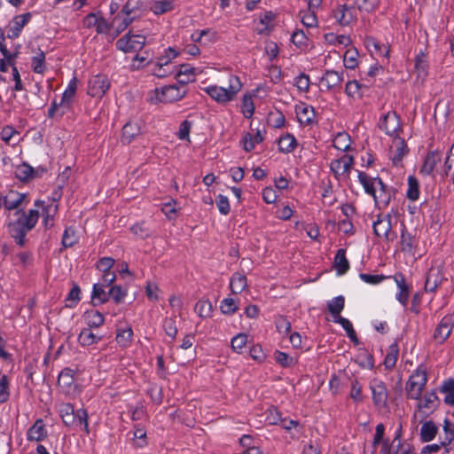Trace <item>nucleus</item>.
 I'll list each match as a JSON object with an SVG mask.
<instances>
[{
  "label": "nucleus",
  "instance_id": "19",
  "mask_svg": "<svg viewBox=\"0 0 454 454\" xmlns=\"http://www.w3.org/2000/svg\"><path fill=\"white\" fill-rule=\"evenodd\" d=\"M373 231L376 236L384 238L386 240H393L395 235L391 231V216L389 215L384 216H379L378 219L373 223Z\"/></svg>",
  "mask_w": 454,
  "mask_h": 454
},
{
  "label": "nucleus",
  "instance_id": "8",
  "mask_svg": "<svg viewBox=\"0 0 454 454\" xmlns=\"http://www.w3.org/2000/svg\"><path fill=\"white\" fill-rule=\"evenodd\" d=\"M154 98L152 101L161 103H173L182 99L185 95L184 86L168 85L153 91Z\"/></svg>",
  "mask_w": 454,
  "mask_h": 454
},
{
  "label": "nucleus",
  "instance_id": "4",
  "mask_svg": "<svg viewBox=\"0 0 454 454\" xmlns=\"http://www.w3.org/2000/svg\"><path fill=\"white\" fill-rule=\"evenodd\" d=\"M427 382V368L424 364H419L409 377L405 391L411 399L419 398Z\"/></svg>",
  "mask_w": 454,
  "mask_h": 454
},
{
  "label": "nucleus",
  "instance_id": "7",
  "mask_svg": "<svg viewBox=\"0 0 454 454\" xmlns=\"http://www.w3.org/2000/svg\"><path fill=\"white\" fill-rule=\"evenodd\" d=\"M145 44V37L139 34H125L115 43L116 48L124 53H135L143 49Z\"/></svg>",
  "mask_w": 454,
  "mask_h": 454
},
{
  "label": "nucleus",
  "instance_id": "39",
  "mask_svg": "<svg viewBox=\"0 0 454 454\" xmlns=\"http://www.w3.org/2000/svg\"><path fill=\"white\" fill-rule=\"evenodd\" d=\"M297 146V141L294 135L286 133L278 139V149L281 153H292Z\"/></svg>",
  "mask_w": 454,
  "mask_h": 454
},
{
  "label": "nucleus",
  "instance_id": "59",
  "mask_svg": "<svg viewBox=\"0 0 454 454\" xmlns=\"http://www.w3.org/2000/svg\"><path fill=\"white\" fill-rule=\"evenodd\" d=\"M354 3L360 11L371 12L379 7L380 0H354Z\"/></svg>",
  "mask_w": 454,
  "mask_h": 454
},
{
  "label": "nucleus",
  "instance_id": "9",
  "mask_svg": "<svg viewBox=\"0 0 454 454\" xmlns=\"http://www.w3.org/2000/svg\"><path fill=\"white\" fill-rule=\"evenodd\" d=\"M178 55L179 53L174 48L169 47L165 50L164 53L157 58L154 68L153 69V74L158 77H165L173 74L174 69L172 68L171 62Z\"/></svg>",
  "mask_w": 454,
  "mask_h": 454
},
{
  "label": "nucleus",
  "instance_id": "33",
  "mask_svg": "<svg viewBox=\"0 0 454 454\" xmlns=\"http://www.w3.org/2000/svg\"><path fill=\"white\" fill-rule=\"evenodd\" d=\"M400 244H401V249L403 252L411 254V255L415 254L417 240L405 229H403L402 231Z\"/></svg>",
  "mask_w": 454,
  "mask_h": 454
},
{
  "label": "nucleus",
  "instance_id": "25",
  "mask_svg": "<svg viewBox=\"0 0 454 454\" xmlns=\"http://www.w3.org/2000/svg\"><path fill=\"white\" fill-rule=\"evenodd\" d=\"M76 89L77 81L75 78H73L70 81L67 88L63 92L62 98L59 102V106L62 108L60 113L61 114H67L71 109L72 101L75 95Z\"/></svg>",
  "mask_w": 454,
  "mask_h": 454
},
{
  "label": "nucleus",
  "instance_id": "53",
  "mask_svg": "<svg viewBox=\"0 0 454 454\" xmlns=\"http://www.w3.org/2000/svg\"><path fill=\"white\" fill-rule=\"evenodd\" d=\"M406 196L410 200L415 201L419 197V181L412 176L408 177V189Z\"/></svg>",
  "mask_w": 454,
  "mask_h": 454
},
{
  "label": "nucleus",
  "instance_id": "54",
  "mask_svg": "<svg viewBox=\"0 0 454 454\" xmlns=\"http://www.w3.org/2000/svg\"><path fill=\"white\" fill-rule=\"evenodd\" d=\"M195 312L202 318H207L212 314V304L207 300H200L195 307Z\"/></svg>",
  "mask_w": 454,
  "mask_h": 454
},
{
  "label": "nucleus",
  "instance_id": "41",
  "mask_svg": "<svg viewBox=\"0 0 454 454\" xmlns=\"http://www.w3.org/2000/svg\"><path fill=\"white\" fill-rule=\"evenodd\" d=\"M324 37L325 43L329 45L347 47L351 43L350 37L345 35L326 33Z\"/></svg>",
  "mask_w": 454,
  "mask_h": 454
},
{
  "label": "nucleus",
  "instance_id": "11",
  "mask_svg": "<svg viewBox=\"0 0 454 454\" xmlns=\"http://www.w3.org/2000/svg\"><path fill=\"white\" fill-rule=\"evenodd\" d=\"M380 129L384 130L385 133L390 137H399L401 132L400 120L395 112L389 111L384 114L379 122Z\"/></svg>",
  "mask_w": 454,
  "mask_h": 454
},
{
  "label": "nucleus",
  "instance_id": "32",
  "mask_svg": "<svg viewBox=\"0 0 454 454\" xmlns=\"http://www.w3.org/2000/svg\"><path fill=\"white\" fill-rule=\"evenodd\" d=\"M442 160V153L438 151L430 152L421 167V172L425 175H431L438 163Z\"/></svg>",
  "mask_w": 454,
  "mask_h": 454
},
{
  "label": "nucleus",
  "instance_id": "58",
  "mask_svg": "<svg viewBox=\"0 0 454 454\" xmlns=\"http://www.w3.org/2000/svg\"><path fill=\"white\" fill-rule=\"evenodd\" d=\"M32 69L36 74H43L45 71V55L43 51H39L32 58Z\"/></svg>",
  "mask_w": 454,
  "mask_h": 454
},
{
  "label": "nucleus",
  "instance_id": "64",
  "mask_svg": "<svg viewBox=\"0 0 454 454\" xmlns=\"http://www.w3.org/2000/svg\"><path fill=\"white\" fill-rule=\"evenodd\" d=\"M247 335L245 333H239L231 339V348L238 353H241L242 349L247 345Z\"/></svg>",
  "mask_w": 454,
  "mask_h": 454
},
{
  "label": "nucleus",
  "instance_id": "6",
  "mask_svg": "<svg viewBox=\"0 0 454 454\" xmlns=\"http://www.w3.org/2000/svg\"><path fill=\"white\" fill-rule=\"evenodd\" d=\"M29 203V198L27 193L19 192L14 190L8 191L5 194L0 195V207L6 211L20 210Z\"/></svg>",
  "mask_w": 454,
  "mask_h": 454
},
{
  "label": "nucleus",
  "instance_id": "34",
  "mask_svg": "<svg viewBox=\"0 0 454 454\" xmlns=\"http://www.w3.org/2000/svg\"><path fill=\"white\" fill-rule=\"evenodd\" d=\"M333 146L342 152L351 150V137L347 132L337 133L333 139Z\"/></svg>",
  "mask_w": 454,
  "mask_h": 454
},
{
  "label": "nucleus",
  "instance_id": "36",
  "mask_svg": "<svg viewBox=\"0 0 454 454\" xmlns=\"http://www.w3.org/2000/svg\"><path fill=\"white\" fill-rule=\"evenodd\" d=\"M83 317L86 325L89 326L88 328L90 329L93 327L98 328L105 322L104 316L95 309L87 310L84 313Z\"/></svg>",
  "mask_w": 454,
  "mask_h": 454
},
{
  "label": "nucleus",
  "instance_id": "51",
  "mask_svg": "<svg viewBox=\"0 0 454 454\" xmlns=\"http://www.w3.org/2000/svg\"><path fill=\"white\" fill-rule=\"evenodd\" d=\"M441 391L445 394V403L454 405V380H445L441 387Z\"/></svg>",
  "mask_w": 454,
  "mask_h": 454
},
{
  "label": "nucleus",
  "instance_id": "46",
  "mask_svg": "<svg viewBox=\"0 0 454 454\" xmlns=\"http://www.w3.org/2000/svg\"><path fill=\"white\" fill-rule=\"evenodd\" d=\"M438 428L433 421H427L424 423L420 429V436L423 442L432 441L436 434Z\"/></svg>",
  "mask_w": 454,
  "mask_h": 454
},
{
  "label": "nucleus",
  "instance_id": "27",
  "mask_svg": "<svg viewBox=\"0 0 454 454\" xmlns=\"http://www.w3.org/2000/svg\"><path fill=\"white\" fill-rule=\"evenodd\" d=\"M393 278L399 290L395 298L402 305L406 306L410 296V288L406 284L405 278L403 274L398 273L393 276Z\"/></svg>",
  "mask_w": 454,
  "mask_h": 454
},
{
  "label": "nucleus",
  "instance_id": "37",
  "mask_svg": "<svg viewBox=\"0 0 454 454\" xmlns=\"http://www.w3.org/2000/svg\"><path fill=\"white\" fill-rule=\"evenodd\" d=\"M442 276L439 270L431 269L427 274L425 282V290L427 292H434L442 283Z\"/></svg>",
  "mask_w": 454,
  "mask_h": 454
},
{
  "label": "nucleus",
  "instance_id": "57",
  "mask_svg": "<svg viewBox=\"0 0 454 454\" xmlns=\"http://www.w3.org/2000/svg\"><path fill=\"white\" fill-rule=\"evenodd\" d=\"M364 85L359 83L357 81H349L346 84L345 92L350 98H360L362 97V89Z\"/></svg>",
  "mask_w": 454,
  "mask_h": 454
},
{
  "label": "nucleus",
  "instance_id": "55",
  "mask_svg": "<svg viewBox=\"0 0 454 454\" xmlns=\"http://www.w3.org/2000/svg\"><path fill=\"white\" fill-rule=\"evenodd\" d=\"M133 331L131 327L119 329L116 335V341L122 347H127L132 340Z\"/></svg>",
  "mask_w": 454,
  "mask_h": 454
},
{
  "label": "nucleus",
  "instance_id": "23",
  "mask_svg": "<svg viewBox=\"0 0 454 454\" xmlns=\"http://www.w3.org/2000/svg\"><path fill=\"white\" fill-rule=\"evenodd\" d=\"M391 160L395 166H399L403 157L408 153L409 149L403 138L396 137L393 138L390 147Z\"/></svg>",
  "mask_w": 454,
  "mask_h": 454
},
{
  "label": "nucleus",
  "instance_id": "28",
  "mask_svg": "<svg viewBox=\"0 0 454 454\" xmlns=\"http://www.w3.org/2000/svg\"><path fill=\"white\" fill-rule=\"evenodd\" d=\"M47 436V430L43 419H37L27 432L28 441L40 442Z\"/></svg>",
  "mask_w": 454,
  "mask_h": 454
},
{
  "label": "nucleus",
  "instance_id": "20",
  "mask_svg": "<svg viewBox=\"0 0 454 454\" xmlns=\"http://www.w3.org/2000/svg\"><path fill=\"white\" fill-rule=\"evenodd\" d=\"M429 60L427 55L424 51H419L414 59V73L416 74V82L423 83L428 76Z\"/></svg>",
  "mask_w": 454,
  "mask_h": 454
},
{
  "label": "nucleus",
  "instance_id": "30",
  "mask_svg": "<svg viewBox=\"0 0 454 454\" xmlns=\"http://www.w3.org/2000/svg\"><path fill=\"white\" fill-rule=\"evenodd\" d=\"M321 84L327 90L335 89L340 86L343 82L342 74L333 70H327L321 78Z\"/></svg>",
  "mask_w": 454,
  "mask_h": 454
},
{
  "label": "nucleus",
  "instance_id": "49",
  "mask_svg": "<svg viewBox=\"0 0 454 454\" xmlns=\"http://www.w3.org/2000/svg\"><path fill=\"white\" fill-rule=\"evenodd\" d=\"M15 176L21 181H28L34 178L35 170L28 164L23 163L16 167Z\"/></svg>",
  "mask_w": 454,
  "mask_h": 454
},
{
  "label": "nucleus",
  "instance_id": "14",
  "mask_svg": "<svg viewBox=\"0 0 454 454\" xmlns=\"http://www.w3.org/2000/svg\"><path fill=\"white\" fill-rule=\"evenodd\" d=\"M142 133L143 121L141 120H130L122 127L121 142L123 145H129L138 138Z\"/></svg>",
  "mask_w": 454,
  "mask_h": 454
},
{
  "label": "nucleus",
  "instance_id": "45",
  "mask_svg": "<svg viewBox=\"0 0 454 454\" xmlns=\"http://www.w3.org/2000/svg\"><path fill=\"white\" fill-rule=\"evenodd\" d=\"M399 354V348L396 343L391 344L388 348L387 355L384 359V365L387 369H392L395 367Z\"/></svg>",
  "mask_w": 454,
  "mask_h": 454
},
{
  "label": "nucleus",
  "instance_id": "48",
  "mask_svg": "<svg viewBox=\"0 0 454 454\" xmlns=\"http://www.w3.org/2000/svg\"><path fill=\"white\" fill-rule=\"evenodd\" d=\"M333 322L340 324L342 326V328L346 331V333L348 337L350 339V340L353 341L355 345H358V338L356 336V333L353 328L351 322L348 319L340 317H338L337 319H333Z\"/></svg>",
  "mask_w": 454,
  "mask_h": 454
},
{
  "label": "nucleus",
  "instance_id": "3",
  "mask_svg": "<svg viewBox=\"0 0 454 454\" xmlns=\"http://www.w3.org/2000/svg\"><path fill=\"white\" fill-rule=\"evenodd\" d=\"M228 87L209 85L202 89L214 101L222 106H226L233 101L242 89V82L237 75H230Z\"/></svg>",
  "mask_w": 454,
  "mask_h": 454
},
{
  "label": "nucleus",
  "instance_id": "2",
  "mask_svg": "<svg viewBox=\"0 0 454 454\" xmlns=\"http://www.w3.org/2000/svg\"><path fill=\"white\" fill-rule=\"evenodd\" d=\"M14 215L16 219L9 223V230L17 244L23 246L27 233L35 226L40 214L38 209H30L27 213L21 209Z\"/></svg>",
  "mask_w": 454,
  "mask_h": 454
},
{
  "label": "nucleus",
  "instance_id": "44",
  "mask_svg": "<svg viewBox=\"0 0 454 454\" xmlns=\"http://www.w3.org/2000/svg\"><path fill=\"white\" fill-rule=\"evenodd\" d=\"M345 299L342 295L337 296L327 303L328 310L333 315V319L340 317V312L343 310Z\"/></svg>",
  "mask_w": 454,
  "mask_h": 454
},
{
  "label": "nucleus",
  "instance_id": "18",
  "mask_svg": "<svg viewBox=\"0 0 454 454\" xmlns=\"http://www.w3.org/2000/svg\"><path fill=\"white\" fill-rule=\"evenodd\" d=\"M454 326V316L446 315L442 318L434 333V340L438 344H442L450 335Z\"/></svg>",
  "mask_w": 454,
  "mask_h": 454
},
{
  "label": "nucleus",
  "instance_id": "26",
  "mask_svg": "<svg viewBox=\"0 0 454 454\" xmlns=\"http://www.w3.org/2000/svg\"><path fill=\"white\" fill-rule=\"evenodd\" d=\"M275 19V14L269 11L264 12L260 18L255 21L254 29L259 35H268L273 28V20Z\"/></svg>",
  "mask_w": 454,
  "mask_h": 454
},
{
  "label": "nucleus",
  "instance_id": "21",
  "mask_svg": "<svg viewBox=\"0 0 454 454\" xmlns=\"http://www.w3.org/2000/svg\"><path fill=\"white\" fill-rule=\"evenodd\" d=\"M134 18L125 15L118 14L115 16L110 24V31L108 40H114L121 33H122L133 21Z\"/></svg>",
  "mask_w": 454,
  "mask_h": 454
},
{
  "label": "nucleus",
  "instance_id": "40",
  "mask_svg": "<svg viewBox=\"0 0 454 454\" xmlns=\"http://www.w3.org/2000/svg\"><path fill=\"white\" fill-rule=\"evenodd\" d=\"M100 340L101 337L93 333L90 328H83L78 336V341L82 347L97 344Z\"/></svg>",
  "mask_w": 454,
  "mask_h": 454
},
{
  "label": "nucleus",
  "instance_id": "60",
  "mask_svg": "<svg viewBox=\"0 0 454 454\" xmlns=\"http://www.w3.org/2000/svg\"><path fill=\"white\" fill-rule=\"evenodd\" d=\"M10 397V380L4 374H0V403H4Z\"/></svg>",
  "mask_w": 454,
  "mask_h": 454
},
{
  "label": "nucleus",
  "instance_id": "5",
  "mask_svg": "<svg viewBox=\"0 0 454 454\" xmlns=\"http://www.w3.org/2000/svg\"><path fill=\"white\" fill-rule=\"evenodd\" d=\"M354 161V156L344 154L330 162L329 167L331 173L338 182L347 183L349 180Z\"/></svg>",
  "mask_w": 454,
  "mask_h": 454
},
{
  "label": "nucleus",
  "instance_id": "13",
  "mask_svg": "<svg viewBox=\"0 0 454 454\" xmlns=\"http://www.w3.org/2000/svg\"><path fill=\"white\" fill-rule=\"evenodd\" d=\"M416 400L418 401L417 411L422 417H427L433 413L439 404L438 396L433 390L425 393L423 395L421 394L419 398Z\"/></svg>",
  "mask_w": 454,
  "mask_h": 454
},
{
  "label": "nucleus",
  "instance_id": "31",
  "mask_svg": "<svg viewBox=\"0 0 454 454\" xmlns=\"http://www.w3.org/2000/svg\"><path fill=\"white\" fill-rule=\"evenodd\" d=\"M264 131L257 129L254 133H247L242 138L243 148L247 152H251L256 145L263 141Z\"/></svg>",
  "mask_w": 454,
  "mask_h": 454
},
{
  "label": "nucleus",
  "instance_id": "63",
  "mask_svg": "<svg viewBox=\"0 0 454 454\" xmlns=\"http://www.w3.org/2000/svg\"><path fill=\"white\" fill-rule=\"evenodd\" d=\"M276 361L283 367H292L296 364L294 357L282 351H276L274 353Z\"/></svg>",
  "mask_w": 454,
  "mask_h": 454
},
{
  "label": "nucleus",
  "instance_id": "43",
  "mask_svg": "<svg viewBox=\"0 0 454 454\" xmlns=\"http://www.w3.org/2000/svg\"><path fill=\"white\" fill-rule=\"evenodd\" d=\"M334 267L339 275L345 274L349 269L345 249H339L334 258Z\"/></svg>",
  "mask_w": 454,
  "mask_h": 454
},
{
  "label": "nucleus",
  "instance_id": "42",
  "mask_svg": "<svg viewBox=\"0 0 454 454\" xmlns=\"http://www.w3.org/2000/svg\"><path fill=\"white\" fill-rule=\"evenodd\" d=\"M247 286V278L244 274L236 272L232 275L230 281V288L233 294H240Z\"/></svg>",
  "mask_w": 454,
  "mask_h": 454
},
{
  "label": "nucleus",
  "instance_id": "1",
  "mask_svg": "<svg viewBox=\"0 0 454 454\" xmlns=\"http://www.w3.org/2000/svg\"><path fill=\"white\" fill-rule=\"evenodd\" d=\"M357 178L363 186L364 192L372 196L378 207H386L392 198L391 191L379 176L372 177L365 172L357 171Z\"/></svg>",
  "mask_w": 454,
  "mask_h": 454
},
{
  "label": "nucleus",
  "instance_id": "22",
  "mask_svg": "<svg viewBox=\"0 0 454 454\" xmlns=\"http://www.w3.org/2000/svg\"><path fill=\"white\" fill-rule=\"evenodd\" d=\"M61 418L66 426H82L84 431L89 434L88 413L85 410L81 409Z\"/></svg>",
  "mask_w": 454,
  "mask_h": 454
},
{
  "label": "nucleus",
  "instance_id": "12",
  "mask_svg": "<svg viewBox=\"0 0 454 454\" xmlns=\"http://www.w3.org/2000/svg\"><path fill=\"white\" fill-rule=\"evenodd\" d=\"M35 206L43 217V223L45 228H51L54 223V216L58 212V204L53 200H50L47 203L43 200H36Z\"/></svg>",
  "mask_w": 454,
  "mask_h": 454
},
{
  "label": "nucleus",
  "instance_id": "24",
  "mask_svg": "<svg viewBox=\"0 0 454 454\" xmlns=\"http://www.w3.org/2000/svg\"><path fill=\"white\" fill-rule=\"evenodd\" d=\"M295 114L298 121L302 125H310L316 121L314 108L305 103H301L295 106Z\"/></svg>",
  "mask_w": 454,
  "mask_h": 454
},
{
  "label": "nucleus",
  "instance_id": "15",
  "mask_svg": "<svg viewBox=\"0 0 454 454\" xmlns=\"http://www.w3.org/2000/svg\"><path fill=\"white\" fill-rule=\"evenodd\" d=\"M110 88V82L105 74L93 75L89 80L88 94L94 98H102Z\"/></svg>",
  "mask_w": 454,
  "mask_h": 454
},
{
  "label": "nucleus",
  "instance_id": "16",
  "mask_svg": "<svg viewBox=\"0 0 454 454\" xmlns=\"http://www.w3.org/2000/svg\"><path fill=\"white\" fill-rule=\"evenodd\" d=\"M370 389L374 405L378 408L386 407L388 392L385 383L379 379H373L370 382Z\"/></svg>",
  "mask_w": 454,
  "mask_h": 454
},
{
  "label": "nucleus",
  "instance_id": "35",
  "mask_svg": "<svg viewBox=\"0 0 454 454\" xmlns=\"http://www.w3.org/2000/svg\"><path fill=\"white\" fill-rule=\"evenodd\" d=\"M174 0H153L150 4V10L155 15H161L174 10Z\"/></svg>",
  "mask_w": 454,
  "mask_h": 454
},
{
  "label": "nucleus",
  "instance_id": "52",
  "mask_svg": "<svg viewBox=\"0 0 454 454\" xmlns=\"http://www.w3.org/2000/svg\"><path fill=\"white\" fill-rule=\"evenodd\" d=\"M241 113L245 118H251L254 113V104L251 94H245L242 98Z\"/></svg>",
  "mask_w": 454,
  "mask_h": 454
},
{
  "label": "nucleus",
  "instance_id": "47",
  "mask_svg": "<svg viewBox=\"0 0 454 454\" xmlns=\"http://www.w3.org/2000/svg\"><path fill=\"white\" fill-rule=\"evenodd\" d=\"M359 54L356 48L348 49L343 56V63L346 68L354 69L358 65Z\"/></svg>",
  "mask_w": 454,
  "mask_h": 454
},
{
  "label": "nucleus",
  "instance_id": "38",
  "mask_svg": "<svg viewBox=\"0 0 454 454\" xmlns=\"http://www.w3.org/2000/svg\"><path fill=\"white\" fill-rule=\"evenodd\" d=\"M0 137L11 145H15L20 141V132L12 126L4 127L0 131Z\"/></svg>",
  "mask_w": 454,
  "mask_h": 454
},
{
  "label": "nucleus",
  "instance_id": "10",
  "mask_svg": "<svg viewBox=\"0 0 454 454\" xmlns=\"http://www.w3.org/2000/svg\"><path fill=\"white\" fill-rule=\"evenodd\" d=\"M82 26L88 29H95L98 35H106L107 37L110 31L109 22L100 13H89L82 20Z\"/></svg>",
  "mask_w": 454,
  "mask_h": 454
},
{
  "label": "nucleus",
  "instance_id": "61",
  "mask_svg": "<svg viewBox=\"0 0 454 454\" xmlns=\"http://www.w3.org/2000/svg\"><path fill=\"white\" fill-rule=\"evenodd\" d=\"M91 298L93 302L100 304L108 301V294L105 292L103 285L94 284Z\"/></svg>",
  "mask_w": 454,
  "mask_h": 454
},
{
  "label": "nucleus",
  "instance_id": "56",
  "mask_svg": "<svg viewBox=\"0 0 454 454\" xmlns=\"http://www.w3.org/2000/svg\"><path fill=\"white\" fill-rule=\"evenodd\" d=\"M302 24L307 27H315L317 26V19L315 11L305 10L300 12Z\"/></svg>",
  "mask_w": 454,
  "mask_h": 454
},
{
  "label": "nucleus",
  "instance_id": "29",
  "mask_svg": "<svg viewBox=\"0 0 454 454\" xmlns=\"http://www.w3.org/2000/svg\"><path fill=\"white\" fill-rule=\"evenodd\" d=\"M333 17L340 25L348 26L354 20L353 9L346 4L340 5L333 12Z\"/></svg>",
  "mask_w": 454,
  "mask_h": 454
},
{
  "label": "nucleus",
  "instance_id": "50",
  "mask_svg": "<svg viewBox=\"0 0 454 454\" xmlns=\"http://www.w3.org/2000/svg\"><path fill=\"white\" fill-rule=\"evenodd\" d=\"M74 384V371L66 368L61 371L58 378V385L64 389H68Z\"/></svg>",
  "mask_w": 454,
  "mask_h": 454
},
{
  "label": "nucleus",
  "instance_id": "17",
  "mask_svg": "<svg viewBox=\"0 0 454 454\" xmlns=\"http://www.w3.org/2000/svg\"><path fill=\"white\" fill-rule=\"evenodd\" d=\"M31 18L32 14L30 12L14 16L6 27V36L10 39L18 38L24 27L31 20Z\"/></svg>",
  "mask_w": 454,
  "mask_h": 454
},
{
  "label": "nucleus",
  "instance_id": "62",
  "mask_svg": "<svg viewBox=\"0 0 454 454\" xmlns=\"http://www.w3.org/2000/svg\"><path fill=\"white\" fill-rule=\"evenodd\" d=\"M238 309L239 307L237 301L231 297L223 299L220 305L221 311L226 315L234 314Z\"/></svg>",
  "mask_w": 454,
  "mask_h": 454
}]
</instances>
